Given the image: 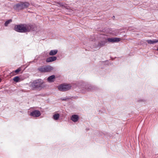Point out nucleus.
Listing matches in <instances>:
<instances>
[{
    "label": "nucleus",
    "instance_id": "4",
    "mask_svg": "<svg viewBox=\"0 0 158 158\" xmlns=\"http://www.w3.org/2000/svg\"><path fill=\"white\" fill-rule=\"evenodd\" d=\"M52 69V67L50 66H46L40 67L38 70L40 72L45 73L50 72Z\"/></svg>",
    "mask_w": 158,
    "mask_h": 158
},
{
    "label": "nucleus",
    "instance_id": "8",
    "mask_svg": "<svg viewBox=\"0 0 158 158\" xmlns=\"http://www.w3.org/2000/svg\"><path fill=\"white\" fill-rule=\"evenodd\" d=\"M56 59L57 57L56 56H51L46 59V61L47 62H52L56 60Z\"/></svg>",
    "mask_w": 158,
    "mask_h": 158
},
{
    "label": "nucleus",
    "instance_id": "5",
    "mask_svg": "<svg viewBox=\"0 0 158 158\" xmlns=\"http://www.w3.org/2000/svg\"><path fill=\"white\" fill-rule=\"evenodd\" d=\"M71 87L70 84H61L58 87V89L61 91H65L70 89Z\"/></svg>",
    "mask_w": 158,
    "mask_h": 158
},
{
    "label": "nucleus",
    "instance_id": "12",
    "mask_svg": "<svg viewBox=\"0 0 158 158\" xmlns=\"http://www.w3.org/2000/svg\"><path fill=\"white\" fill-rule=\"evenodd\" d=\"M57 50H52L50 51L49 55L50 56H54L57 54Z\"/></svg>",
    "mask_w": 158,
    "mask_h": 158
},
{
    "label": "nucleus",
    "instance_id": "17",
    "mask_svg": "<svg viewBox=\"0 0 158 158\" xmlns=\"http://www.w3.org/2000/svg\"><path fill=\"white\" fill-rule=\"evenodd\" d=\"M16 74L15 73L14 71H12V72L10 73V75L11 76H14L16 75Z\"/></svg>",
    "mask_w": 158,
    "mask_h": 158
},
{
    "label": "nucleus",
    "instance_id": "15",
    "mask_svg": "<svg viewBox=\"0 0 158 158\" xmlns=\"http://www.w3.org/2000/svg\"><path fill=\"white\" fill-rule=\"evenodd\" d=\"M12 22V20L11 19H9L6 21L4 23V25L5 26H7L8 24Z\"/></svg>",
    "mask_w": 158,
    "mask_h": 158
},
{
    "label": "nucleus",
    "instance_id": "7",
    "mask_svg": "<svg viewBox=\"0 0 158 158\" xmlns=\"http://www.w3.org/2000/svg\"><path fill=\"white\" fill-rule=\"evenodd\" d=\"M31 115L34 117H38L40 115V111L35 110L31 113Z\"/></svg>",
    "mask_w": 158,
    "mask_h": 158
},
{
    "label": "nucleus",
    "instance_id": "20",
    "mask_svg": "<svg viewBox=\"0 0 158 158\" xmlns=\"http://www.w3.org/2000/svg\"><path fill=\"white\" fill-rule=\"evenodd\" d=\"M65 99H63V100H65Z\"/></svg>",
    "mask_w": 158,
    "mask_h": 158
},
{
    "label": "nucleus",
    "instance_id": "9",
    "mask_svg": "<svg viewBox=\"0 0 158 158\" xmlns=\"http://www.w3.org/2000/svg\"><path fill=\"white\" fill-rule=\"evenodd\" d=\"M79 119V117L77 115L74 114L71 117V120L74 122H76L78 121Z\"/></svg>",
    "mask_w": 158,
    "mask_h": 158
},
{
    "label": "nucleus",
    "instance_id": "14",
    "mask_svg": "<svg viewBox=\"0 0 158 158\" xmlns=\"http://www.w3.org/2000/svg\"><path fill=\"white\" fill-rule=\"evenodd\" d=\"M13 80L14 81L17 82L20 81V78L19 77L16 76L13 78Z\"/></svg>",
    "mask_w": 158,
    "mask_h": 158
},
{
    "label": "nucleus",
    "instance_id": "13",
    "mask_svg": "<svg viewBox=\"0 0 158 158\" xmlns=\"http://www.w3.org/2000/svg\"><path fill=\"white\" fill-rule=\"evenodd\" d=\"M60 116L59 114L58 113L55 114L53 116V118L55 120H58Z\"/></svg>",
    "mask_w": 158,
    "mask_h": 158
},
{
    "label": "nucleus",
    "instance_id": "11",
    "mask_svg": "<svg viewBox=\"0 0 158 158\" xmlns=\"http://www.w3.org/2000/svg\"><path fill=\"white\" fill-rule=\"evenodd\" d=\"M147 41L148 44H153L154 43L158 42V40L155 39L153 40H148Z\"/></svg>",
    "mask_w": 158,
    "mask_h": 158
},
{
    "label": "nucleus",
    "instance_id": "3",
    "mask_svg": "<svg viewBox=\"0 0 158 158\" xmlns=\"http://www.w3.org/2000/svg\"><path fill=\"white\" fill-rule=\"evenodd\" d=\"M43 81L41 79L34 81L31 84L30 86L33 89L40 87L43 84Z\"/></svg>",
    "mask_w": 158,
    "mask_h": 158
},
{
    "label": "nucleus",
    "instance_id": "1",
    "mask_svg": "<svg viewBox=\"0 0 158 158\" xmlns=\"http://www.w3.org/2000/svg\"><path fill=\"white\" fill-rule=\"evenodd\" d=\"M14 28L15 31L19 32H26L32 30V26L28 24H21L16 25Z\"/></svg>",
    "mask_w": 158,
    "mask_h": 158
},
{
    "label": "nucleus",
    "instance_id": "16",
    "mask_svg": "<svg viewBox=\"0 0 158 158\" xmlns=\"http://www.w3.org/2000/svg\"><path fill=\"white\" fill-rule=\"evenodd\" d=\"M21 71V69L20 68H19L16 70L14 71L15 73L16 74H17L19 72H20Z\"/></svg>",
    "mask_w": 158,
    "mask_h": 158
},
{
    "label": "nucleus",
    "instance_id": "10",
    "mask_svg": "<svg viewBox=\"0 0 158 158\" xmlns=\"http://www.w3.org/2000/svg\"><path fill=\"white\" fill-rule=\"evenodd\" d=\"M55 76L54 75L51 76L48 78L47 80L48 82H52L54 81Z\"/></svg>",
    "mask_w": 158,
    "mask_h": 158
},
{
    "label": "nucleus",
    "instance_id": "2",
    "mask_svg": "<svg viewBox=\"0 0 158 158\" xmlns=\"http://www.w3.org/2000/svg\"><path fill=\"white\" fill-rule=\"evenodd\" d=\"M30 5L29 3L27 2H20L16 4L14 6V8L18 10H22L28 7Z\"/></svg>",
    "mask_w": 158,
    "mask_h": 158
},
{
    "label": "nucleus",
    "instance_id": "18",
    "mask_svg": "<svg viewBox=\"0 0 158 158\" xmlns=\"http://www.w3.org/2000/svg\"><path fill=\"white\" fill-rule=\"evenodd\" d=\"M105 44V43H104L103 44H101L100 43V45L101 46H103Z\"/></svg>",
    "mask_w": 158,
    "mask_h": 158
},
{
    "label": "nucleus",
    "instance_id": "6",
    "mask_svg": "<svg viewBox=\"0 0 158 158\" xmlns=\"http://www.w3.org/2000/svg\"><path fill=\"white\" fill-rule=\"evenodd\" d=\"M121 40V38H120L115 37L114 38H108L106 39V40L109 42L114 43L119 42Z\"/></svg>",
    "mask_w": 158,
    "mask_h": 158
},
{
    "label": "nucleus",
    "instance_id": "19",
    "mask_svg": "<svg viewBox=\"0 0 158 158\" xmlns=\"http://www.w3.org/2000/svg\"><path fill=\"white\" fill-rule=\"evenodd\" d=\"M1 79L0 78V82H1Z\"/></svg>",
    "mask_w": 158,
    "mask_h": 158
}]
</instances>
